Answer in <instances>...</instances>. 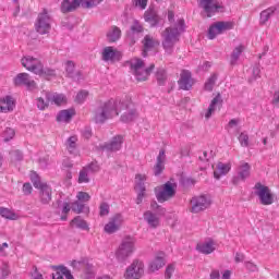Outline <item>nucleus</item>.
<instances>
[{
  "label": "nucleus",
  "mask_w": 279,
  "mask_h": 279,
  "mask_svg": "<svg viewBox=\"0 0 279 279\" xmlns=\"http://www.w3.org/2000/svg\"><path fill=\"white\" fill-rule=\"evenodd\" d=\"M130 108H132V102L129 99H109L108 101L100 104L94 110L93 121L97 124H104L108 119H114V117H119L120 112H123V110H130Z\"/></svg>",
  "instance_id": "nucleus-1"
},
{
  "label": "nucleus",
  "mask_w": 279,
  "mask_h": 279,
  "mask_svg": "<svg viewBox=\"0 0 279 279\" xmlns=\"http://www.w3.org/2000/svg\"><path fill=\"white\" fill-rule=\"evenodd\" d=\"M184 20H178V23L174 27H167L162 34H161V38H163L162 40V47L166 51V53H168V56H171V53H173V47H175V43L180 41V34H182V32H184Z\"/></svg>",
  "instance_id": "nucleus-2"
},
{
  "label": "nucleus",
  "mask_w": 279,
  "mask_h": 279,
  "mask_svg": "<svg viewBox=\"0 0 279 279\" xmlns=\"http://www.w3.org/2000/svg\"><path fill=\"white\" fill-rule=\"evenodd\" d=\"M131 70L133 71L137 82H145L147 77L151 75V71L156 69V64L151 63L148 68L145 69V61L143 59L135 58L130 61Z\"/></svg>",
  "instance_id": "nucleus-3"
},
{
  "label": "nucleus",
  "mask_w": 279,
  "mask_h": 279,
  "mask_svg": "<svg viewBox=\"0 0 279 279\" xmlns=\"http://www.w3.org/2000/svg\"><path fill=\"white\" fill-rule=\"evenodd\" d=\"M134 239L126 236L122 240L116 252V258L119 263H125L134 254Z\"/></svg>",
  "instance_id": "nucleus-4"
},
{
  "label": "nucleus",
  "mask_w": 279,
  "mask_h": 279,
  "mask_svg": "<svg viewBox=\"0 0 279 279\" xmlns=\"http://www.w3.org/2000/svg\"><path fill=\"white\" fill-rule=\"evenodd\" d=\"M101 0H63L61 3V12L69 14V12H75L82 5V8H95Z\"/></svg>",
  "instance_id": "nucleus-5"
},
{
  "label": "nucleus",
  "mask_w": 279,
  "mask_h": 279,
  "mask_svg": "<svg viewBox=\"0 0 279 279\" xmlns=\"http://www.w3.org/2000/svg\"><path fill=\"white\" fill-rule=\"evenodd\" d=\"M177 189L178 184L172 183L171 181L166 182L159 187H155V195L157 197V201L160 204H163V202H169V199L175 197Z\"/></svg>",
  "instance_id": "nucleus-6"
},
{
  "label": "nucleus",
  "mask_w": 279,
  "mask_h": 279,
  "mask_svg": "<svg viewBox=\"0 0 279 279\" xmlns=\"http://www.w3.org/2000/svg\"><path fill=\"white\" fill-rule=\"evenodd\" d=\"M35 29L37 34L45 36V34H49L51 32V15H49V11L44 9L37 16L35 22Z\"/></svg>",
  "instance_id": "nucleus-7"
},
{
  "label": "nucleus",
  "mask_w": 279,
  "mask_h": 279,
  "mask_svg": "<svg viewBox=\"0 0 279 279\" xmlns=\"http://www.w3.org/2000/svg\"><path fill=\"white\" fill-rule=\"evenodd\" d=\"M255 195L259 197V202L263 206H271L274 204V194H271V190L267 185H263V183L257 182L254 186Z\"/></svg>",
  "instance_id": "nucleus-8"
},
{
  "label": "nucleus",
  "mask_w": 279,
  "mask_h": 279,
  "mask_svg": "<svg viewBox=\"0 0 279 279\" xmlns=\"http://www.w3.org/2000/svg\"><path fill=\"white\" fill-rule=\"evenodd\" d=\"M230 29H234L233 22H216L209 26L207 36L209 40H215L219 34H225V32H230Z\"/></svg>",
  "instance_id": "nucleus-9"
},
{
  "label": "nucleus",
  "mask_w": 279,
  "mask_h": 279,
  "mask_svg": "<svg viewBox=\"0 0 279 279\" xmlns=\"http://www.w3.org/2000/svg\"><path fill=\"white\" fill-rule=\"evenodd\" d=\"M143 274H145V264H143L142 260L135 259L126 268L124 278L125 279H141V278H143Z\"/></svg>",
  "instance_id": "nucleus-10"
},
{
  "label": "nucleus",
  "mask_w": 279,
  "mask_h": 279,
  "mask_svg": "<svg viewBox=\"0 0 279 279\" xmlns=\"http://www.w3.org/2000/svg\"><path fill=\"white\" fill-rule=\"evenodd\" d=\"M198 5L204 10L208 19L223 10V5H221L218 0H199Z\"/></svg>",
  "instance_id": "nucleus-11"
},
{
  "label": "nucleus",
  "mask_w": 279,
  "mask_h": 279,
  "mask_svg": "<svg viewBox=\"0 0 279 279\" xmlns=\"http://www.w3.org/2000/svg\"><path fill=\"white\" fill-rule=\"evenodd\" d=\"M191 213H194L197 215V213H202L206 210L207 208H210V201L206 195H199L192 197L191 202Z\"/></svg>",
  "instance_id": "nucleus-12"
},
{
  "label": "nucleus",
  "mask_w": 279,
  "mask_h": 279,
  "mask_svg": "<svg viewBox=\"0 0 279 279\" xmlns=\"http://www.w3.org/2000/svg\"><path fill=\"white\" fill-rule=\"evenodd\" d=\"M15 86H25L27 90H36V81L28 73H20L14 77Z\"/></svg>",
  "instance_id": "nucleus-13"
},
{
  "label": "nucleus",
  "mask_w": 279,
  "mask_h": 279,
  "mask_svg": "<svg viewBox=\"0 0 279 279\" xmlns=\"http://www.w3.org/2000/svg\"><path fill=\"white\" fill-rule=\"evenodd\" d=\"M123 145V136L117 135L111 138L110 142L100 144L98 146L99 151H119Z\"/></svg>",
  "instance_id": "nucleus-14"
},
{
  "label": "nucleus",
  "mask_w": 279,
  "mask_h": 279,
  "mask_svg": "<svg viewBox=\"0 0 279 279\" xmlns=\"http://www.w3.org/2000/svg\"><path fill=\"white\" fill-rule=\"evenodd\" d=\"M178 84L181 90H191L193 88V84H195V81L193 80V74L191 73V71L182 70Z\"/></svg>",
  "instance_id": "nucleus-15"
},
{
  "label": "nucleus",
  "mask_w": 279,
  "mask_h": 279,
  "mask_svg": "<svg viewBox=\"0 0 279 279\" xmlns=\"http://www.w3.org/2000/svg\"><path fill=\"white\" fill-rule=\"evenodd\" d=\"M121 223H123V216L116 214L105 226V232L107 234H114V232H118L119 228H121Z\"/></svg>",
  "instance_id": "nucleus-16"
},
{
  "label": "nucleus",
  "mask_w": 279,
  "mask_h": 279,
  "mask_svg": "<svg viewBox=\"0 0 279 279\" xmlns=\"http://www.w3.org/2000/svg\"><path fill=\"white\" fill-rule=\"evenodd\" d=\"M22 62V66H24V69H26L27 71H31L32 73H37L38 69L40 68V64H43V62H40L38 60V58H34L32 56H26L24 58H22L21 60Z\"/></svg>",
  "instance_id": "nucleus-17"
},
{
  "label": "nucleus",
  "mask_w": 279,
  "mask_h": 279,
  "mask_svg": "<svg viewBox=\"0 0 279 279\" xmlns=\"http://www.w3.org/2000/svg\"><path fill=\"white\" fill-rule=\"evenodd\" d=\"M104 62H121V52L114 50L112 47H106L102 50Z\"/></svg>",
  "instance_id": "nucleus-18"
},
{
  "label": "nucleus",
  "mask_w": 279,
  "mask_h": 279,
  "mask_svg": "<svg viewBox=\"0 0 279 279\" xmlns=\"http://www.w3.org/2000/svg\"><path fill=\"white\" fill-rule=\"evenodd\" d=\"M165 162H167V153L165 149H160L156 159V165L153 168L154 175L158 177L162 174V171H165Z\"/></svg>",
  "instance_id": "nucleus-19"
},
{
  "label": "nucleus",
  "mask_w": 279,
  "mask_h": 279,
  "mask_svg": "<svg viewBox=\"0 0 279 279\" xmlns=\"http://www.w3.org/2000/svg\"><path fill=\"white\" fill-rule=\"evenodd\" d=\"M142 45H143L142 56L144 58H147V53H149V51H151L153 49L158 47V45H160V43L158 40H156L154 37H151L150 35H146L144 37V39L142 40Z\"/></svg>",
  "instance_id": "nucleus-20"
},
{
  "label": "nucleus",
  "mask_w": 279,
  "mask_h": 279,
  "mask_svg": "<svg viewBox=\"0 0 279 279\" xmlns=\"http://www.w3.org/2000/svg\"><path fill=\"white\" fill-rule=\"evenodd\" d=\"M252 167L247 162H243L239 167L238 175L232 179L233 184H239V181L245 182L247 178L250 177V170Z\"/></svg>",
  "instance_id": "nucleus-21"
},
{
  "label": "nucleus",
  "mask_w": 279,
  "mask_h": 279,
  "mask_svg": "<svg viewBox=\"0 0 279 279\" xmlns=\"http://www.w3.org/2000/svg\"><path fill=\"white\" fill-rule=\"evenodd\" d=\"M136 180H138V182L136 183L135 189H137L138 193H137V197H136V204H143V198L145 197V191H147V189L145 187V175L143 174H136Z\"/></svg>",
  "instance_id": "nucleus-22"
},
{
  "label": "nucleus",
  "mask_w": 279,
  "mask_h": 279,
  "mask_svg": "<svg viewBox=\"0 0 279 279\" xmlns=\"http://www.w3.org/2000/svg\"><path fill=\"white\" fill-rule=\"evenodd\" d=\"M144 21L150 25V27H157L160 23V16L155 9L149 8L144 13Z\"/></svg>",
  "instance_id": "nucleus-23"
},
{
  "label": "nucleus",
  "mask_w": 279,
  "mask_h": 279,
  "mask_svg": "<svg viewBox=\"0 0 279 279\" xmlns=\"http://www.w3.org/2000/svg\"><path fill=\"white\" fill-rule=\"evenodd\" d=\"M53 191L51 190V186L49 185H44L39 190V202L43 204V206H47L51 204Z\"/></svg>",
  "instance_id": "nucleus-24"
},
{
  "label": "nucleus",
  "mask_w": 279,
  "mask_h": 279,
  "mask_svg": "<svg viewBox=\"0 0 279 279\" xmlns=\"http://www.w3.org/2000/svg\"><path fill=\"white\" fill-rule=\"evenodd\" d=\"M65 73L68 77H71L74 82H80L82 80V72H75V62L72 60L65 62Z\"/></svg>",
  "instance_id": "nucleus-25"
},
{
  "label": "nucleus",
  "mask_w": 279,
  "mask_h": 279,
  "mask_svg": "<svg viewBox=\"0 0 279 279\" xmlns=\"http://www.w3.org/2000/svg\"><path fill=\"white\" fill-rule=\"evenodd\" d=\"M52 268L57 271L56 275L52 274V279H64V277L66 279H74L73 275H71V270L65 266H52Z\"/></svg>",
  "instance_id": "nucleus-26"
},
{
  "label": "nucleus",
  "mask_w": 279,
  "mask_h": 279,
  "mask_svg": "<svg viewBox=\"0 0 279 279\" xmlns=\"http://www.w3.org/2000/svg\"><path fill=\"white\" fill-rule=\"evenodd\" d=\"M230 169H232L231 163L218 162L217 170L214 171V178L216 180H221V175H228V173H230Z\"/></svg>",
  "instance_id": "nucleus-27"
},
{
  "label": "nucleus",
  "mask_w": 279,
  "mask_h": 279,
  "mask_svg": "<svg viewBox=\"0 0 279 279\" xmlns=\"http://www.w3.org/2000/svg\"><path fill=\"white\" fill-rule=\"evenodd\" d=\"M143 32H145V27L143 26V24L138 20H134L130 26L128 36H130V38H135L140 34H143Z\"/></svg>",
  "instance_id": "nucleus-28"
},
{
  "label": "nucleus",
  "mask_w": 279,
  "mask_h": 279,
  "mask_svg": "<svg viewBox=\"0 0 279 279\" xmlns=\"http://www.w3.org/2000/svg\"><path fill=\"white\" fill-rule=\"evenodd\" d=\"M73 117H75V109H65V110H61L58 114H57V121L59 123H70L71 119H73Z\"/></svg>",
  "instance_id": "nucleus-29"
},
{
  "label": "nucleus",
  "mask_w": 279,
  "mask_h": 279,
  "mask_svg": "<svg viewBox=\"0 0 279 279\" xmlns=\"http://www.w3.org/2000/svg\"><path fill=\"white\" fill-rule=\"evenodd\" d=\"M35 75H39V77H45V80H51V77H56L57 73L56 69L47 66L45 68V65H43L41 63L37 69V73H35Z\"/></svg>",
  "instance_id": "nucleus-30"
},
{
  "label": "nucleus",
  "mask_w": 279,
  "mask_h": 279,
  "mask_svg": "<svg viewBox=\"0 0 279 279\" xmlns=\"http://www.w3.org/2000/svg\"><path fill=\"white\" fill-rule=\"evenodd\" d=\"M221 104H223V99H221V94H217L216 97L211 100L207 112L205 113V118L210 119L215 110H217V106H221Z\"/></svg>",
  "instance_id": "nucleus-31"
},
{
  "label": "nucleus",
  "mask_w": 279,
  "mask_h": 279,
  "mask_svg": "<svg viewBox=\"0 0 279 279\" xmlns=\"http://www.w3.org/2000/svg\"><path fill=\"white\" fill-rule=\"evenodd\" d=\"M0 112H12L14 110V100L12 96L0 98Z\"/></svg>",
  "instance_id": "nucleus-32"
},
{
  "label": "nucleus",
  "mask_w": 279,
  "mask_h": 279,
  "mask_svg": "<svg viewBox=\"0 0 279 279\" xmlns=\"http://www.w3.org/2000/svg\"><path fill=\"white\" fill-rule=\"evenodd\" d=\"M46 98L50 104H56V106H62V104H66V97L62 94H49L46 93Z\"/></svg>",
  "instance_id": "nucleus-33"
},
{
  "label": "nucleus",
  "mask_w": 279,
  "mask_h": 279,
  "mask_svg": "<svg viewBox=\"0 0 279 279\" xmlns=\"http://www.w3.org/2000/svg\"><path fill=\"white\" fill-rule=\"evenodd\" d=\"M155 80L158 86H165L168 80L167 70L165 68H158L155 73Z\"/></svg>",
  "instance_id": "nucleus-34"
},
{
  "label": "nucleus",
  "mask_w": 279,
  "mask_h": 279,
  "mask_svg": "<svg viewBox=\"0 0 279 279\" xmlns=\"http://www.w3.org/2000/svg\"><path fill=\"white\" fill-rule=\"evenodd\" d=\"M144 219L147 221L150 228H158L160 226V219H158L154 213L147 210L144 213Z\"/></svg>",
  "instance_id": "nucleus-35"
},
{
  "label": "nucleus",
  "mask_w": 279,
  "mask_h": 279,
  "mask_svg": "<svg viewBox=\"0 0 279 279\" xmlns=\"http://www.w3.org/2000/svg\"><path fill=\"white\" fill-rule=\"evenodd\" d=\"M196 250L201 252V254H213L215 251V242L209 241L203 244H197Z\"/></svg>",
  "instance_id": "nucleus-36"
},
{
  "label": "nucleus",
  "mask_w": 279,
  "mask_h": 279,
  "mask_svg": "<svg viewBox=\"0 0 279 279\" xmlns=\"http://www.w3.org/2000/svg\"><path fill=\"white\" fill-rule=\"evenodd\" d=\"M162 267H165V257L162 255L156 256L149 265L150 271H158V269H162Z\"/></svg>",
  "instance_id": "nucleus-37"
},
{
  "label": "nucleus",
  "mask_w": 279,
  "mask_h": 279,
  "mask_svg": "<svg viewBox=\"0 0 279 279\" xmlns=\"http://www.w3.org/2000/svg\"><path fill=\"white\" fill-rule=\"evenodd\" d=\"M107 38L109 43H117L121 38V28L118 26H112L111 29L107 33Z\"/></svg>",
  "instance_id": "nucleus-38"
},
{
  "label": "nucleus",
  "mask_w": 279,
  "mask_h": 279,
  "mask_svg": "<svg viewBox=\"0 0 279 279\" xmlns=\"http://www.w3.org/2000/svg\"><path fill=\"white\" fill-rule=\"evenodd\" d=\"M0 216L4 219H9L10 221H16V219H19V216L14 210L5 207H0Z\"/></svg>",
  "instance_id": "nucleus-39"
},
{
  "label": "nucleus",
  "mask_w": 279,
  "mask_h": 279,
  "mask_svg": "<svg viewBox=\"0 0 279 279\" xmlns=\"http://www.w3.org/2000/svg\"><path fill=\"white\" fill-rule=\"evenodd\" d=\"M244 49H245V47L243 45H240L233 49V51L231 53V60H230L231 66H234V64H236V62H239V58H241V53H243Z\"/></svg>",
  "instance_id": "nucleus-40"
},
{
  "label": "nucleus",
  "mask_w": 279,
  "mask_h": 279,
  "mask_svg": "<svg viewBox=\"0 0 279 279\" xmlns=\"http://www.w3.org/2000/svg\"><path fill=\"white\" fill-rule=\"evenodd\" d=\"M138 118V113L135 109H131L129 112H125L121 116L122 123H132V121Z\"/></svg>",
  "instance_id": "nucleus-41"
},
{
  "label": "nucleus",
  "mask_w": 279,
  "mask_h": 279,
  "mask_svg": "<svg viewBox=\"0 0 279 279\" xmlns=\"http://www.w3.org/2000/svg\"><path fill=\"white\" fill-rule=\"evenodd\" d=\"M276 12V8H268L264 11L260 12V25H265L267 23V21H269L271 19V16H274V13Z\"/></svg>",
  "instance_id": "nucleus-42"
},
{
  "label": "nucleus",
  "mask_w": 279,
  "mask_h": 279,
  "mask_svg": "<svg viewBox=\"0 0 279 279\" xmlns=\"http://www.w3.org/2000/svg\"><path fill=\"white\" fill-rule=\"evenodd\" d=\"M78 184H88L90 182V172H88V168H83L78 172Z\"/></svg>",
  "instance_id": "nucleus-43"
},
{
  "label": "nucleus",
  "mask_w": 279,
  "mask_h": 279,
  "mask_svg": "<svg viewBox=\"0 0 279 279\" xmlns=\"http://www.w3.org/2000/svg\"><path fill=\"white\" fill-rule=\"evenodd\" d=\"M31 182L33 183V186L38 189L39 191L43 189V186H48L49 184L40 182V175L36 172H32L31 174Z\"/></svg>",
  "instance_id": "nucleus-44"
},
{
  "label": "nucleus",
  "mask_w": 279,
  "mask_h": 279,
  "mask_svg": "<svg viewBox=\"0 0 279 279\" xmlns=\"http://www.w3.org/2000/svg\"><path fill=\"white\" fill-rule=\"evenodd\" d=\"M66 149L70 154H73L77 149V136H70L66 141Z\"/></svg>",
  "instance_id": "nucleus-45"
},
{
  "label": "nucleus",
  "mask_w": 279,
  "mask_h": 279,
  "mask_svg": "<svg viewBox=\"0 0 279 279\" xmlns=\"http://www.w3.org/2000/svg\"><path fill=\"white\" fill-rule=\"evenodd\" d=\"M217 77H219L217 73L210 75V77L205 83V90H208L209 93L213 92L215 84L217 83Z\"/></svg>",
  "instance_id": "nucleus-46"
},
{
  "label": "nucleus",
  "mask_w": 279,
  "mask_h": 279,
  "mask_svg": "<svg viewBox=\"0 0 279 279\" xmlns=\"http://www.w3.org/2000/svg\"><path fill=\"white\" fill-rule=\"evenodd\" d=\"M72 223L76 226V228H80L81 230H88V223L82 217L76 216L73 220Z\"/></svg>",
  "instance_id": "nucleus-47"
},
{
  "label": "nucleus",
  "mask_w": 279,
  "mask_h": 279,
  "mask_svg": "<svg viewBox=\"0 0 279 279\" xmlns=\"http://www.w3.org/2000/svg\"><path fill=\"white\" fill-rule=\"evenodd\" d=\"M239 143L242 147H250V135L241 133L238 137Z\"/></svg>",
  "instance_id": "nucleus-48"
},
{
  "label": "nucleus",
  "mask_w": 279,
  "mask_h": 279,
  "mask_svg": "<svg viewBox=\"0 0 279 279\" xmlns=\"http://www.w3.org/2000/svg\"><path fill=\"white\" fill-rule=\"evenodd\" d=\"M49 104H51V101H49V99L39 97L37 98V108L38 110H45L46 108H49Z\"/></svg>",
  "instance_id": "nucleus-49"
},
{
  "label": "nucleus",
  "mask_w": 279,
  "mask_h": 279,
  "mask_svg": "<svg viewBox=\"0 0 279 279\" xmlns=\"http://www.w3.org/2000/svg\"><path fill=\"white\" fill-rule=\"evenodd\" d=\"M84 204L81 203V201H76L72 204V210L73 213H76L77 215H80L81 213H84Z\"/></svg>",
  "instance_id": "nucleus-50"
},
{
  "label": "nucleus",
  "mask_w": 279,
  "mask_h": 279,
  "mask_svg": "<svg viewBox=\"0 0 279 279\" xmlns=\"http://www.w3.org/2000/svg\"><path fill=\"white\" fill-rule=\"evenodd\" d=\"M16 132H14V129L12 128H7L3 136H4V142L8 143V141H12V138H14Z\"/></svg>",
  "instance_id": "nucleus-51"
},
{
  "label": "nucleus",
  "mask_w": 279,
  "mask_h": 279,
  "mask_svg": "<svg viewBox=\"0 0 279 279\" xmlns=\"http://www.w3.org/2000/svg\"><path fill=\"white\" fill-rule=\"evenodd\" d=\"M99 210L100 217H106V215L110 214V205H108V203H101L99 206Z\"/></svg>",
  "instance_id": "nucleus-52"
},
{
  "label": "nucleus",
  "mask_w": 279,
  "mask_h": 279,
  "mask_svg": "<svg viewBox=\"0 0 279 279\" xmlns=\"http://www.w3.org/2000/svg\"><path fill=\"white\" fill-rule=\"evenodd\" d=\"M8 276H10V266L2 264L0 267V279H5Z\"/></svg>",
  "instance_id": "nucleus-53"
},
{
  "label": "nucleus",
  "mask_w": 279,
  "mask_h": 279,
  "mask_svg": "<svg viewBox=\"0 0 279 279\" xmlns=\"http://www.w3.org/2000/svg\"><path fill=\"white\" fill-rule=\"evenodd\" d=\"M86 97H88V92L81 90L75 98L76 104H84L86 101Z\"/></svg>",
  "instance_id": "nucleus-54"
},
{
  "label": "nucleus",
  "mask_w": 279,
  "mask_h": 279,
  "mask_svg": "<svg viewBox=\"0 0 279 279\" xmlns=\"http://www.w3.org/2000/svg\"><path fill=\"white\" fill-rule=\"evenodd\" d=\"M84 168L87 169V172H89V174L97 173V171H99V165L97 162H92Z\"/></svg>",
  "instance_id": "nucleus-55"
},
{
  "label": "nucleus",
  "mask_w": 279,
  "mask_h": 279,
  "mask_svg": "<svg viewBox=\"0 0 279 279\" xmlns=\"http://www.w3.org/2000/svg\"><path fill=\"white\" fill-rule=\"evenodd\" d=\"M173 271H175V265L169 264L165 271V278L171 279V276H173Z\"/></svg>",
  "instance_id": "nucleus-56"
},
{
  "label": "nucleus",
  "mask_w": 279,
  "mask_h": 279,
  "mask_svg": "<svg viewBox=\"0 0 279 279\" xmlns=\"http://www.w3.org/2000/svg\"><path fill=\"white\" fill-rule=\"evenodd\" d=\"M76 197L78 202H90V194L87 192H78Z\"/></svg>",
  "instance_id": "nucleus-57"
},
{
  "label": "nucleus",
  "mask_w": 279,
  "mask_h": 279,
  "mask_svg": "<svg viewBox=\"0 0 279 279\" xmlns=\"http://www.w3.org/2000/svg\"><path fill=\"white\" fill-rule=\"evenodd\" d=\"M31 277H32V279H45L43 277V274H40L38 271V267H36V266H33V271L31 272Z\"/></svg>",
  "instance_id": "nucleus-58"
},
{
  "label": "nucleus",
  "mask_w": 279,
  "mask_h": 279,
  "mask_svg": "<svg viewBox=\"0 0 279 279\" xmlns=\"http://www.w3.org/2000/svg\"><path fill=\"white\" fill-rule=\"evenodd\" d=\"M11 156L16 161L23 160V151H21V150H13V151H11Z\"/></svg>",
  "instance_id": "nucleus-59"
},
{
  "label": "nucleus",
  "mask_w": 279,
  "mask_h": 279,
  "mask_svg": "<svg viewBox=\"0 0 279 279\" xmlns=\"http://www.w3.org/2000/svg\"><path fill=\"white\" fill-rule=\"evenodd\" d=\"M32 191H34V189L32 187V183H24L23 184L24 195H32Z\"/></svg>",
  "instance_id": "nucleus-60"
},
{
  "label": "nucleus",
  "mask_w": 279,
  "mask_h": 279,
  "mask_svg": "<svg viewBox=\"0 0 279 279\" xmlns=\"http://www.w3.org/2000/svg\"><path fill=\"white\" fill-rule=\"evenodd\" d=\"M136 8H141V10H145L147 8V0H135Z\"/></svg>",
  "instance_id": "nucleus-61"
},
{
  "label": "nucleus",
  "mask_w": 279,
  "mask_h": 279,
  "mask_svg": "<svg viewBox=\"0 0 279 279\" xmlns=\"http://www.w3.org/2000/svg\"><path fill=\"white\" fill-rule=\"evenodd\" d=\"M253 77L257 80V77H260V65L253 66Z\"/></svg>",
  "instance_id": "nucleus-62"
},
{
  "label": "nucleus",
  "mask_w": 279,
  "mask_h": 279,
  "mask_svg": "<svg viewBox=\"0 0 279 279\" xmlns=\"http://www.w3.org/2000/svg\"><path fill=\"white\" fill-rule=\"evenodd\" d=\"M210 279H221V274L219 270H213L210 274Z\"/></svg>",
  "instance_id": "nucleus-63"
},
{
  "label": "nucleus",
  "mask_w": 279,
  "mask_h": 279,
  "mask_svg": "<svg viewBox=\"0 0 279 279\" xmlns=\"http://www.w3.org/2000/svg\"><path fill=\"white\" fill-rule=\"evenodd\" d=\"M83 136L84 138H90V136H93V131H90L88 128L84 129Z\"/></svg>",
  "instance_id": "nucleus-64"
}]
</instances>
